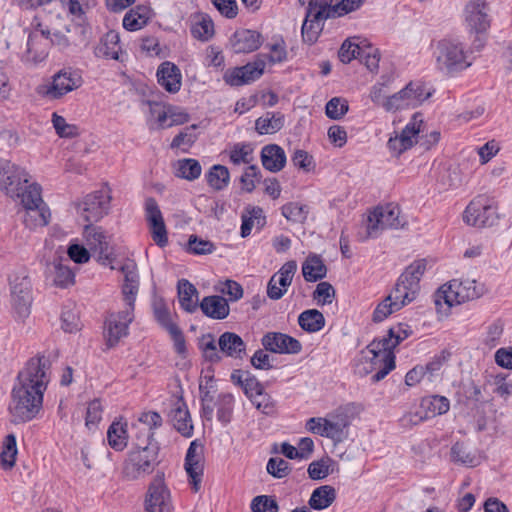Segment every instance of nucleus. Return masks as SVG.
I'll use <instances>...</instances> for the list:
<instances>
[{"label":"nucleus","mask_w":512,"mask_h":512,"mask_svg":"<svg viewBox=\"0 0 512 512\" xmlns=\"http://www.w3.org/2000/svg\"><path fill=\"white\" fill-rule=\"evenodd\" d=\"M29 174L7 159L0 158V190L12 199L18 198L28 186Z\"/></svg>","instance_id":"14"},{"label":"nucleus","mask_w":512,"mask_h":512,"mask_svg":"<svg viewBox=\"0 0 512 512\" xmlns=\"http://www.w3.org/2000/svg\"><path fill=\"white\" fill-rule=\"evenodd\" d=\"M495 202L485 195L475 197L466 207L464 221L474 227H491L498 221Z\"/></svg>","instance_id":"11"},{"label":"nucleus","mask_w":512,"mask_h":512,"mask_svg":"<svg viewBox=\"0 0 512 512\" xmlns=\"http://www.w3.org/2000/svg\"><path fill=\"white\" fill-rule=\"evenodd\" d=\"M331 18L340 17L357 10L364 0H342L336 5H332V0H318ZM301 4H306V0H299Z\"/></svg>","instance_id":"36"},{"label":"nucleus","mask_w":512,"mask_h":512,"mask_svg":"<svg viewBox=\"0 0 512 512\" xmlns=\"http://www.w3.org/2000/svg\"><path fill=\"white\" fill-rule=\"evenodd\" d=\"M203 447L197 443L196 440L192 441L185 457V470L190 478V483L193 490L197 492L200 488V483L203 475Z\"/></svg>","instance_id":"22"},{"label":"nucleus","mask_w":512,"mask_h":512,"mask_svg":"<svg viewBox=\"0 0 512 512\" xmlns=\"http://www.w3.org/2000/svg\"><path fill=\"white\" fill-rule=\"evenodd\" d=\"M464 21L470 32L484 33L490 27L488 7L485 0H470L464 9Z\"/></svg>","instance_id":"18"},{"label":"nucleus","mask_w":512,"mask_h":512,"mask_svg":"<svg viewBox=\"0 0 512 512\" xmlns=\"http://www.w3.org/2000/svg\"><path fill=\"white\" fill-rule=\"evenodd\" d=\"M348 426L346 416H337L332 419L325 420V437L331 439H340L344 433V429Z\"/></svg>","instance_id":"56"},{"label":"nucleus","mask_w":512,"mask_h":512,"mask_svg":"<svg viewBox=\"0 0 512 512\" xmlns=\"http://www.w3.org/2000/svg\"><path fill=\"white\" fill-rule=\"evenodd\" d=\"M422 406L427 409L432 416L442 415L449 411L450 402L444 396L434 395L427 399H424Z\"/></svg>","instance_id":"55"},{"label":"nucleus","mask_w":512,"mask_h":512,"mask_svg":"<svg viewBox=\"0 0 512 512\" xmlns=\"http://www.w3.org/2000/svg\"><path fill=\"white\" fill-rule=\"evenodd\" d=\"M278 508L276 500L267 495L256 496L251 502L252 512H278Z\"/></svg>","instance_id":"64"},{"label":"nucleus","mask_w":512,"mask_h":512,"mask_svg":"<svg viewBox=\"0 0 512 512\" xmlns=\"http://www.w3.org/2000/svg\"><path fill=\"white\" fill-rule=\"evenodd\" d=\"M137 448L132 450L123 465V475L128 480H136L150 474L158 464L157 443L140 442L137 437Z\"/></svg>","instance_id":"2"},{"label":"nucleus","mask_w":512,"mask_h":512,"mask_svg":"<svg viewBox=\"0 0 512 512\" xmlns=\"http://www.w3.org/2000/svg\"><path fill=\"white\" fill-rule=\"evenodd\" d=\"M31 289V281L26 275L15 276L11 280V303L19 320H25L30 315Z\"/></svg>","instance_id":"16"},{"label":"nucleus","mask_w":512,"mask_h":512,"mask_svg":"<svg viewBox=\"0 0 512 512\" xmlns=\"http://www.w3.org/2000/svg\"><path fill=\"white\" fill-rule=\"evenodd\" d=\"M170 421L173 427L183 436L191 437L193 424L187 405L182 398L174 400L169 412Z\"/></svg>","instance_id":"23"},{"label":"nucleus","mask_w":512,"mask_h":512,"mask_svg":"<svg viewBox=\"0 0 512 512\" xmlns=\"http://www.w3.org/2000/svg\"><path fill=\"white\" fill-rule=\"evenodd\" d=\"M284 115L277 112H267L259 117L255 122L256 131L261 134H273L281 130L284 126Z\"/></svg>","instance_id":"37"},{"label":"nucleus","mask_w":512,"mask_h":512,"mask_svg":"<svg viewBox=\"0 0 512 512\" xmlns=\"http://www.w3.org/2000/svg\"><path fill=\"white\" fill-rule=\"evenodd\" d=\"M260 177L261 172L259 167L256 165H249L240 177L242 189L251 193L255 189L256 183L260 181Z\"/></svg>","instance_id":"62"},{"label":"nucleus","mask_w":512,"mask_h":512,"mask_svg":"<svg viewBox=\"0 0 512 512\" xmlns=\"http://www.w3.org/2000/svg\"><path fill=\"white\" fill-rule=\"evenodd\" d=\"M180 69L172 62L165 61L157 69L159 85L169 93H176L181 88Z\"/></svg>","instance_id":"27"},{"label":"nucleus","mask_w":512,"mask_h":512,"mask_svg":"<svg viewBox=\"0 0 512 512\" xmlns=\"http://www.w3.org/2000/svg\"><path fill=\"white\" fill-rule=\"evenodd\" d=\"M338 57L342 63H350L353 59L362 57V46L351 39H346L339 49Z\"/></svg>","instance_id":"57"},{"label":"nucleus","mask_w":512,"mask_h":512,"mask_svg":"<svg viewBox=\"0 0 512 512\" xmlns=\"http://www.w3.org/2000/svg\"><path fill=\"white\" fill-rule=\"evenodd\" d=\"M296 270V261H288L270 279H272V282L279 284V286H281L282 289H285V292H287L288 287L292 283Z\"/></svg>","instance_id":"50"},{"label":"nucleus","mask_w":512,"mask_h":512,"mask_svg":"<svg viewBox=\"0 0 512 512\" xmlns=\"http://www.w3.org/2000/svg\"><path fill=\"white\" fill-rule=\"evenodd\" d=\"M302 274L307 282H316L326 277L327 267L319 255L310 254L302 264Z\"/></svg>","instance_id":"34"},{"label":"nucleus","mask_w":512,"mask_h":512,"mask_svg":"<svg viewBox=\"0 0 512 512\" xmlns=\"http://www.w3.org/2000/svg\"><path fill=\"white\" fill-rule=\"evenodd\" d=\"M379 343H370L361 351L359 363L356 365V373L365 376L378 368L372 376V382L376 383L384 379L395 368V355L387 352V349L379 348Z\"/></svg>","instance_id":"3"},{"label":"nucleus","mask_w":512,"mask_h":512,"mask_svg":"<svg viewBox=\"0 0 512 512\" xmlns=\"http://www.w3.org/2000/svg\"><path fill=\"white\" fill-rule=\"evenodd\" d=\"M335 499V488L330 485H323L313 490L308 504L314 510H323L328 508Z\"/></svg>","instance_id":"38"},{"label":"nucleus","mask_w":512,"mask_h":512,"mask_svg":"<svg viewBox=\"0 0 512 512\" xmlns=\"http://www.w3.org/2000/svg\"><path fill=\"white\" fill-rule=\"evenodd\" d=\"M111 191L108 186L85 196L78 204V213L88 224L98 222L108 214L111 202Z\"/></svg>","instance_id":"13"},{"label":"nucleus","mask_w":512,"mask_h":512,"mask_svg":"<svg viewBox=\"0 0 512 512\" xmlns=\"http://www.w3.org/2000/svg\"><path fill=\"white\" fill-rule=\"evenodd\" d=\"M200 308L204 315L217 320L225 319L230 312L228 301L218 295L204 297L200 302Z\"/></svg>","instance_id":"30"},{"label":"nucleus","mask_w":512,"mask_h":512,"mask_svg":"<svg viewBox=\"0 0 512 512\" xmlns=\"http://www.w3.org/2000/svg\"><path fill=\"white\" fill-rule=\"evenodd\" d=\"M138 422L147 428L145 439H140V442L153 443L154 430L161 427L163 422L161 415L155 411L143 412L139 416Z\"/></svg>","instance_id":"46"},{"label":"nucleus","mask_w":512,"mask_h":512,"mask_svg":"<svg viewBox=\"0 0 512 512\" xmlns=\"http://www.w3.org/2000/svg\"><path fill=\"white\" fill-rule=\"evenodd\" d=\"M220 352L227 357L243 359L246 354V344L234 332H224L218 339Z\"/></svg>","instance_id":"28"},{"label":"nucleus","mask_w":512,"mask_h":512,"mask_svg":"<svg viewBox=\"0 0 512 512\" xmlns=\"http://www.w3.org/2000/svg\"><path fill=\"white\" fill-rule=\"evenodd\" d=\"M252 153L250 144L237 143L230 149L229 159L234 165L249 164L252 161Z\"/></svg>","instance_id":"52"},{"label":"nucleus","mask_w":512,"mask_h":512,"mask_svg":"<svg viewBox=\"0 0 512 512\" xmlns=\"http://www.w3.org/2000/svg\"><path fill=\"white\" fill-rule=\"evenodd\" d=\"M261 162L266 170L279 172L286 164L285 151L277 144L266 145L261 150Z\"/></svg>","instance_id":"29"},{"label":"nucleus","mask_w":512,"mask_h":512,"mask_svg":"<svg viewBox=\"0 0 512 512\" xmlns=\"http://www.w3.org/2000/svg\"><path fill=\"white\" fill-rule=\"evenodd\" d=\"M122 48L118 32L110 30L105 33L94 47L93 53L97 58L120 60Z\"/></svg>","instance_id":"26"},{"label":"nucleus","mask_w":512,"mask_h":512,"mask_svg":"<svg viewBox=\"0 0 512 512\" xmlns=\"http://www.w3.org/2000/svg\"><path fill=\"white\" fill-rule=\"evenodd\" d=\"M281 213L288 221L303 223L307 219L309 209L307 205L290 202L282 206Z\"/></svg>","instance_id":"48"},{"label":"nucleus","mask_w":512,"mask_h":512,"mask_svg":"<svg viewBox=\"0 0 512 512\" xmlns=\"http://www.w3.org/2000/svg\"><path fill=\"white\" fill-rule=\"evenodd\" d=\"M330 458L313 461L308 466V475L312 480H321L327 477L333 470L330 467L333 465Z\"/></svg>","instance_id":"58"},{"label":"nucleus","mask_w":512,"mask_h":512,"mask_svg":"<svg viewBox=\"0 0 512 512\" xmlns=\"http://www.w3.org/2000/svg\"><path fill=\"white\" fill-rule=\"evenodd\" d=\"M52 123L56 133L62 138H73L78 135V128L66 122L65 118L53 113Z\"/></svg>","instance_id":"63"},{"label":"nucleus","mask_w":512,"mask_h":512,"mask_svg":"<svg viewBox=\"0 0 512 512\" xmlns=\"http://www.w3.org/2000/svg\"><path fill=\"white\" fill-rule=\"evenodd\" d=\"M265 65V61L258 58L244 66L227 70L224 74V81L230 86H242L244 84H249L263 75Z\"/></svg>","instance_id":"19"},{"label":"nucleus","mask_w":512,"mask_h":512,"mask_svg":"<svg viewBox=\"0 0 512 512\" xmlns=\"http://www.w3.org/2000/svg\"><path fill=\"white\" fill-rule=\"evenodd\" d=\"M250 401L257 410L265 415H273L276 411V402L265 389H262L258 394L254 395Z\"/></svg>","instance_id":"54"},{"label":"nucleus","mask_w":512,"mask_h":512,"mask_svg":"<svg viewBox=\"0 0 512 512\" xmlns=\"http://www.w3.org/2000/svg\"><path fill=\"white\" fill-rule=\"evenodd\" d=\"M134 320V310L123 307L119 311L107 313L104 326L103 337L108 348L116 347L119 342L128 336L129 325Z\"/></svg>","instance_id":"10"},{"label":"nucleus","mask_w":512,"mask_h":512,"mask_svg":"<svg viewBox=\"0 0 512 512\" xmlns=\"http://www.w3.org/2000/svg\"><path fill=\"white\" fill-rule=\"evenodd\" d=\"M14 200L22 204L25 210L23 222L29 229L43 227L49 223L50 210L42 199L39 184L31 183L25 186L24 191Z\"/></svg>","instance_id":"5"},{"label":"nucleus","mask_w":512,"mask_h":512,"mask_svg":"<svg viewBox=\"0 0 512 512\" xmlns=\"http://www.w3.org/2000/svg\"><path fill=\"white\" fill-rule=\"evenodd\" d=\"M486 292L483 284L477 283L473 279L457 280L453 279L443 285L436 294V304L441 300L445 304L452 307L466 301L474 300L481 297Z\"/></svg>","instance_id":"7"},{"label":"nucleus","mask_w":512,"mask_h":512,"mask_svg":"<svg viewBox=\"0 0 512 512\" xmlns=\"http://www.w3.org/2000/svg\"><path fill=\"white\" fill-rule=\"evenodd\" d=\"M405 220L400 217L398 205L388 203L377 206L370 212L366 223V234L361 239L377 238L385 229H399L404 227Z\"/></svg>","instance_id":"8"},{"label":"nucleus","mask_w":512,"mask_h":512,"mask_svg":"<svg viewBox=\"0 0 512 512\" xmlns=\"http://www.w3.org/2000/svg\"><path fill=\"white\" fill-rule=\"evenodd\" d=\"M427 269V260L418 259L412 262L399 276L394 287L396 299L401 297L407 303L412 302L420 289V280Z\"/></svg>","instance_id":"12"},{"label":"nucleus","mask_w":512,"mask_h":512,"mask_svg":"<svg viewBox=\"0 0 512 512\" xmlns=\"http://www.w3.org/2000/svg\"><path fill=\"white\" fill-rule=\"evenodd\" d=\"M433 55L437 69L448 75L464 71L472 64L464 44L455 38L439 40Z\"/></svg>","instance_id":"1"},{"label":"nucleus","mask_w":512,"mask_h":512,"mask_svg":"<svg viewBox=\"0 0 512 512\" xmlns=\"http://www.w3.org/2000/svg\"><path fill=\"white\" fill-rule=\"evenodd\" d=\"M50 367L51 362L44 355L30 358L23 369L19 371L15 385L44 394L50 382Z\"/></svg>","instance_id":"6"},{"label":"nucleus","mask_w":512,"mask_h":512,"mask_svg":"<svg viewBox=\"0 0 512 512\" xmlns=\"http://www.w3.org/2000/svg\"><path fill=\"white\" fill-rule=\"evenodd\" d=\"M17 453L16 437L14 434H8L3 441L0 453V465L4 470H10L14 467Z\"/></svg>","instance_id":"42"},{"label":"nucleus","mask_w":512,"mask_h":512,"mask_svg":"<svg viewBox=\"0 0 512 512\" xmlns=\"http://www.w3.org/2000/svg\"><path fill=\"white\" fill-rule=\"evenodd\" d=\"M411 332L407 324L399 323L391 327L386 336L381 339H375L371 343H379V348L387 349V352H393V349L408 338Z\"/></svg>","instance_id":"32"},{"label":"nucleus","mask_w":512,"mask_h":512,"mask_svg":"<svg viewBox=\"0 0 512 512\" xmlns=\"http://www.w3.org/2000/svg\"><path fill=\"white\" fill-rule=\"evenodd\" d=\"M401 90L408 109L418 107L432 95L431 90L422 82H409Z\"/></svg>","instance_id":"31"},{"label":"nucleus","mask_w":512,"mask_h":512,"mask_svg":"<svg viewBox=\"0 0 512 512\" xmlns=\"http://www.w3.org/2000/svg\"><path fill=\"white\" fill-rule=\"evenodd\" d=\"M450 454L451 460L457 464L473 467L479 463L476 455L468 451L464 444L460 442H456L451 447Z\"/></svg>","instance_id":"47"},{"label":"nucleus","mask_w":512,"mask_h":512,"mask_svg":"<svg viewBox=\"0 0 512 512\" xmlns=\"http://www.w3.org/2000/svg\"><path fill=\"white\" fill-rule=\"evenodd\" d=\"M308 4L305 20L302 25V38L308 44H314L322 29L326 19L331 18L318 0H306Z\"/></svg>","instance_id":"17"},{"label":"nucleus","mask_w":512,"mask_h":512,"mask_svg":"<svg viewBox=\"0 0 512 512\" xmlns=\"http://www.w3.org/2000/svg\"><path fill=\"white\" fill-rule=\"evenodd\" d=\"M124 274V283L122 285V295L124 307L134 310L135 300L139 290V276L136 265L128 263L121 268Z\"/></svg>","instance_id":"24"},{"label":"nucleus","mask_w":512,"mask_h":512,"mask_svg":"<svg viewBox=\"0 0 512 512\" xmlns=\"http://www.w3.org/2000/svg\"><path fill=\"white\" fill-rule=\"evenodd\" d=\"M82 83L83 79L78 71L64 68L52 76L51 82L39 85L36 92L39 96L54 101L78 89Z\"/></svg>","instance_id":"9"},{"label":"nucleus","mask_w":512,"mask_h":512,"mask_svg":"<svg viewBox=\"0 0 512 512\" xmlns=\"http://www.w3.org/2000/svg\"><path fill=\"white\" fill-rule=\"evenodd\" d=\"M450 357L451 353L448 350H442L423 366L429 382H432L439 375L440 370L449 361Z\"/></svg>","instance_id":"51"},{"label":"nucleus","mask_w":512,"mask_h":512,"mask_svg":"<svg viewBox=\"0 0 512 512\" xmlns=\"http://www.w3.org/2000/svg\"><path fill=\"white\" fill-rule=\"evenodd\" d=\"M190 31L195 39L206 42L214 36V23L208 14L197 13L192 16Z\"/></svg>","instance_id":"33"},{"label":"nucleus","mask_w":512,"mask_h":512,"mask_svg":"<svg viewBox=\"0 0 512 512\" xmlns=\"http://www.w3.org/2000/svg\"><path fill=\"white\" fill-rule=\"evenodd\" d=\"M202 168L198 160L186 158L178 160L176 175L188 181H193L201 175Z\"/></svg>","instance_id":"45"},{"label":"nucleus","mask_w":512,"mask_h":512,"mask_svg":"<svg viewBox=\"0 0 512 512\" xmlns=\"http://www.w3.org/2000/svg\"><path fill=\"white\" fill-rule=\"evenodd\" d=\"M215 249L211 241L199 238L196 235H191L187 244V251L195 255L211 254Z\"/></svg>","instance_id":"59"},{"label":"nucleus","mask_w":512,"mask_h":512,"mask_svg":"<svg viewBox=\"0 0 512 512\" xmlns=\"http://www.w3.org/2000/svg\"><path fill=\"white\" fill-rule=\"evenodd\" d=\"M107 440L110 447L116 451H122L128 442L126 424L113 422L107 431Z\"/></svg>","instance_id":"43"},{"label":"nucleus","mask_w":512,"mask_h":512,"mask_svg":"<svg viewBox=\"0 0 512 512\" xmlns=\"http://www.w3.org/2000/svg\"><path fill=\"white\" fill-rule=\"evenodd\" d=\"M208 185L216 190H224L230 182V173L226 166L213 165L205 175Z\"/></svg>","instance_id":"41"},{"label":"nucleus","mask_w":512,"mask_h":512,"mask_svg":"<svg viewBox=\"0 0 512 512\" xmlns=\"http://www.w3.org/2000/svg\"><path fill=\"white\" fill-rule=\"evenodd\" d=\"M169 491L164 484L163 474H157L149 486L145 499L146 512H165L169 506Z\"/></svg>","instance_id":"21"},{"label":"nucleus","mask_w":512,"mask_h":512,"mask_svg":"<svg viewBox=\"0 0 512 512\" xmlns=\"http://www.w3.org/2000/svg\"><path fill=\"white\" fill-rule=\"evenodd\" d=\"M261 343L267 351L277 354H298L302 350L299 340L280 332L266 333Z\"/></svg>","instance_id":"20"},{"label":"nucleus","mask_w":512,"mask_h":512,"mask_svg":"<svg viewBox=\"0 0 512 512\" xmlns=\"http://www.w3.org/2000/svg\"><path fill=\"white\" fill-rule=\"evenodd\" d=\"M217 419L222 424L226 425L231 421L233 408H234V397L230 393L220 394L217 400Z\"/></svg>","instance_id":"49"},{"label":"nucleus","mask_w":512,"mask_h":512,"mask_svg":"<svg viewBox=\"0 0 512 512\" xmlns=\"http://www.w3.org/2000/svg\"><path fill=\"white\" fill-rule=\"evenodd\" d=\"M348 102L340 97H334L329 100L325 107L327 117L338 120L348 112Z\"/></svg>","instance_id":"60"},{"label":"nucleus","mask_w":512,"mask_h":512,"mask_svg":"<svg viewBox=\"0 0 512 512\" xmlns=\"http://www.w3.org/2000/svg\"><path fill=\"white\" fill-rule=\"evenodd\" d=\"M103 407L98 399L91 401L88 404L85 425L89 430L96 429L102 419Z\"/></svg>","instance_id":"61"},{"label":"nucleus","mask_w":512,"mask_h":512,"mask_svg":"<svg viewBox=\"0 0 512 512\" xmlns=\"http://www.w3.org/2000/svg\"><path fill=\"white\" fill-rule=\"evenodd\" d=\"M178 298L181 307L189 313H193L197 309V303L193 297L197 295V289L186 279L178 281Z\"/></svg>","instance_id":"40"},{"label":"nucleus","mask_w":512,"mask_h":512,"mask_svg":"<svg viewBox=\"0 0 512 512\" xmlns=\"http://www.w3.org/2000/svg\"><path fill=\"white\" fill-rule=\"evenodd\" d=\"M298 324L304 331L315 333L324 327L325 318L317 309H308L300 313Z\"/></svg>","instance_id":"39"},{"label":"nucleus","mask_w":512,"mask_h":512,"mask_svg":"<svg viewBox=\"0 0 512 512\" xmlns=\"http://www.w3.org/2000/svg\"><path fill=\"white\" fill-rule=\"evenodd\" d=\"M255 220L257 221V224H263L265 221V218L263 217V210L260 207H252L248 210V215H242L240 234L243 238L250 235Z\"/></svg>","instance_id":"53"},{"label":"nucleus","mask_w":512,"mask_h":512,"mask_svg":"<svg viewBox=\"0 0 512 512\" xmlns=\"http://www.w3.org/2000/svg\"><path fill=\"white\" fill-rule=\"evenodd\" d=\"M230 44L235 53H250L261 46L262 37L257 31L239 29L230 38Z\"/></svg>","instance_id":"25"},{"label":"nucleus","mask_w":512,"mask_h":512,"mask_svg":"<svg viewBox=\"0 0 512 512\" xmlns=\"http://www.w3.org/2000/svg\"><path fill=\"white\" fill-rule=\"evenodd\" d=\"M43 395L35 391H29L25 387L14 385L8 406L11 421L18 424L33 420L42 408Z\"/></svg>","instance_id":"4"},{"label":"nucleus","mask_w":512,"mask_h":512,"mask_svg":"<svg viewBox=\"0 0 512 512\" xmlns=\"http://www.w3.org/2000/svg\"><path fill=\"white\" fill-rule=\"evenodd\" d=\"M33 29L28 34L27 49L24 55V60L37 64L46 59L51 47L50 31L44 28L43 25L36 21L32 22Z\"/></svg>","instance_id":"15"},{"label":"nucleus","mask_w":512,"mask_h":512,"mask_svg":"<svg viewBox=\"0 0 512 512\" xmlns=\"http://www.w3.org/2000/svg\"><path fill=\"white\" fill-rule=\"evenodd\" d=\"M148 21L147 10L137 7L129 10L123 18V27L128 31H137L143 28Z\"/></svg>","instance_id":"44"},{"label":"nucleus","mask_w":512,"mask_h":512,"mask_svg":"<svg viewBox=\"0 0 512 512\" xmlns=\"http://www.w3.org/2000/svg\"><path fill=\"white\" fill-rule=\"evenodd\" d=\"M396 296V292L392 290V292L381 303L377 305L372 317L374 322H382L389 315L396 311H399L402 307L408 304L401 297L396 299Z\"/></svg>","instance_id":"35"}]
</instances>
